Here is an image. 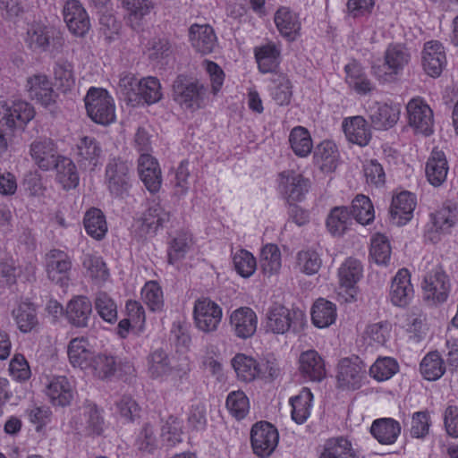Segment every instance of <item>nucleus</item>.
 Returning a JSON list of instances; mask_svg holds the SVG:
<instances>
[{
    "label": "nucleus",
    "instance_id": "44",
    "mask_svg": "<svg viewBox=\"0 0 458 458\" xmlns=\"http://www.w3.org/2000/svg\"><path fill=\"white\" fill-rule=\"evenodd\" d=\"M13 314L18 328L22 333H30L39 325L36 309L31 303L20 304Z\"/></svg>",
    "mask_w": 458,
    "mask_h": 458
},
{
    "label": "nucleus",
    "instance_id": "36",
    "mask_svg": "<svg viewBox=\"0 0 458 458\" xmlns=\"http://www.w3.org/2000/svg\"><path fill=\"white\" fill-rule=\"evenodd\" d=\"M280 48L272 42L256 47L254 55L260 72H274L280 63Z\"/></svg>",
    "mask_w": 458,
    "mask_h": 458
},
{
    "label": "nucleus",
    "instance_id": "33",
    "mask_svg": "<svg viewBox=\"0 0 458 458\" xmlns=\"http://www.w3.org/2000/svg\"><path fill=\"white\" fill-rule=\"evenodd\" d=\"M400 423L392 418H382L373 421L370 432L372 436L382 445L395 443L401 434Z\"/></svg>",
    "mask_w": 458,
    "mask_h": 458
},
{
    "label": "nucleus",
    "instance_id": "11",
    "mask_svg": "<svg viewBox=\"0 0 458 458\" xmlns=\"http://www.w3.org/2000/svg\"><path fill=\"white\" fill-rule=\"evenodd\" d=\"M424 298L433 304L446 301L450 292V282L443 269L436 266L423 280Z\"/></svg>",
    "mask_w": 458,
    "mask_h": 458
},
{
    "label": "nucleus",
    "instance_id": "22",
    "mask_svg": "<svg viewBox=\"0 0 458 458\" xmlns=\"http://www.w3.org/2000/svg\"><path fill=\"white\" fill-rule=\"evenodd\" d=\"M257 324V315L250 308L242 307L233 311L230 316V326L239 338L246 339L253 335Z\"/></svg>",
    "mask_w": 458,
    "mask_h": 458
},
{
    "label": "nucleus",
    "instance_id": "4",
    "mask_svg": "<svg viewBox=\"0 0 458 458\" xmlns=\"http://www.w3.org/2000/svg\"><path fill=\"white\" fill-rule=\"evenodd\" d=\"M174 99L183 108L196 110L201 107L206 87L199 81H187L178 76L174 82Z\"/></svg>",
    "mask_w": 458,
    "mask_h": 458
},
{
    "label": "nucleus",
    "instance_id": "14",
    "mask_svg": "<svg viewBox=\"0 0 458 458\" xmlns=\"http://www.w3.org/2000/svg\"><path fill=\"white\" fill-rule=\"evenodd\" d=\"M63 15L69 30L73 35L83 37L89 30V15L78 0H67L63 8Z\"/></svg>",
    "mask_w": 458,
    "mask_h": 458
},
{
    "label": "nucleus",
    "instance_id": "19",
    "mask_svg": "<svg viewBox=\"0 0 458 458\" xmlns=\"http://www.w3.org/2000/svg\"><path fill=\"white\" fill-rule=\"evenodd\" d=\"M400 114V104H380L376 102L369 109V117L371 123L377 130L392 128L398 122Z\"/></svg>",
    "mask_w": 458,
    "mask_h": 458
},
{
    "label": "nucleus",
    "instance_id": "45",
    "mask_svg": "<svg viewBox=\"0 0 458 458\" xmlns=\"http://www.w3.org/2000/svg\"><path fill=\"white\" fill-rule=\"evenodd\" d=\"M53 167L56 170V180L64 189H72L78 185L79 174L75 165L70 158L61 157Z\"/></svg>",
    "mask_w": 458,
    "mask_h": 458
},
{
    "label": "nucleus",
    "instance_id": "35",
    "mask_svg": "<svg viewBox=\"0 0 458 458\" xmlns=\"http://www.w3.org/2000/svg\"><path fill=\"white\" fill-rule=\"evenodd\" d=\"M344 130L349 141L359 146H366L371 139V131L367 121L362 116L345 119Z\"/></svg>",
    "mask_w": 458,
    "mask_h": 458
},
{
    "label": "nucleus",
    "instance_id": "50",
    "mask_svg": "<svg viewBox=\"0 0 458 458\" xmlns=\"http://www.w3.org/2000/svg\"><path fill=\"white\" fill-rule=\"evenodd\" d=\"M282 267L281 252L276 244H267L261 250L260 268L263 274L273 276L279 273Z\"/></svg>",
    "mask_w": 458,
    "mask_h": 458
},
{
    "label": "nucleus",
    "instance_id": "48",
    "mask_svg": "<svg viewBox=\"0 0 458 458\" xmlns=\"http://www.w3.org/2000/svg\"><path fill=\"white\" fill-rule=\"evenodd\" d=\"M84 227L89 235L101 240L107 232V225L103 212L98 208H91L85 214Z\"/></svg>",
    "mask_w": 458,
    "mask_h": 458
},
{
    "label": "nucleus",
    "instance_id": "32",
    "mask_svg": "<svg viewBox=\"0 0 458 458\" xmlns=\"http://www.w3.org/2000/svg\"><path fill=\"white\" fill-rule=\"evenodd\" d=\"M91 313V301L85 296L73 298L69 301L66 307V317L68 321L77 327H87Z\"/></svg>",
    "mask_w": 458,
    "mask_h": 458
},
{
    "label": "nucleus",
    "instance_id": "64",
    "mask_svg": "<svg viewBox=\"0 0 458 458\" xmlns=\"http://www.w3.org/2000/svg\"><path fill=\"white\" fill-rule=\"evenodd\" d=\"M233 263L235 271L242 277H250L257 268L254 256L246 250H240L233 256Z\"/></svg>",
    "mask_w": 458,
    "mask_h": 458
},
{
    "label": "nucleus",
    "instance_id": "21",
    "mask_svg": "<svg viewBox=\"0 0 458 458\" xmlns=\"http://www.w3.org/2000/svg\"><path fill=\"white\" fill-rule=\"evenodd\" d=\"M138 172L145 187L151 193L159 191L162 183L161 170L156 158L142 153L138 160Z\"/></svg>",
    "mask_w": 458,
    "mask_h": 458
},
{
    "label": "nucleus",
    "instance_id": "41",
    "mask_svg": "<svg viewBox=\"0 0 458 458\" xmlns=\"http://www.w3.org/2000/svg\"><path fill=\"white\" fill-rule=\"evenodd\" d=\"M335 318L336 307L333 302L325 299L316 301L312 307L311 319L317 327H327L335 321Z\"/></svg>",
    "mask_w": 458,
    "mask_h": 458
},
{
    "label": "nucleus",
    "instance_id": "16",
    "mask_svg": "<svg viewBox=\"0 0 458 458\" xmlns=\"http://www.w3.org/2000/svg\"><path fill=\"white\" fill-rule=\"evenodd\" d=\"M363 275V267L360 260L348 258L338 269V277L341 293L344 292L348 296L346 301L354 299L355 285Z\"/></svg>",
    "mask_w": 458,
    "mask_h": 458
},
{
    "label": "nucleus",
    "instance_id": "59",
    "mask_svg": "<svg viewBox=\"0 0 458 458\" xmlns=\"http://www.w3.org/2000/svg\"><path fill=\"white\" fill-rule=\"evenodd\" d=\"M94 305L98 314L104 321L114 324L117 320V305L106 293H98Z\"/></svg>",
    "mask_w": 458,
    "mask_h": 458
},
{
    "label": "nucleus",
    "instance_id": "39",
    "mask_svg": "<svg viewBox=\"0 0 458 458\" xmlns=\"http://www.w3.org/2000/svg\"><path fill=\"white\" fill-rule=\"evenodd\" d=\"M345 81L356 93L365 95L373 89V84L369 80L361 65L352 62L345 65Z\"/></svg>",
    "mask_w": 458,
    "mask_h": 458
},
{
    "label": "nucleus",
    "instance_id": "23",
    "mask_svg": "<svg viewBox=\"0 0 458 458\" xmlns=\"http://www.w3.org/2000/svg\"><path fill=\"white\" fill-rule=\"evenodd\" d=\"M30 153L35 164L45 171L53 168L61 157L57 155L55 143L50 139H40L33 141L30 144Z\"/></svg>",
    "mask_w": 458,
    "mask_h": 458
},
{
    "label": "nucleus",
    "instance_id": "54",
    "mask_svg": "<svg viewBox=\"0 0 458 458\" xmlns=\"http://www.w3.org/2000/svg\"><path fill=\"white\" fill-rule=\"evenodd\" d=\"M431 219L436 231L448 233L457 221V208L451 204H444L431 215Z\"/></svg>",
    "mask_w": 458,
    "mask_h": 458
},
{
    "label": "nucleus",
    "instance_id": "57",
    "mask_svg": "<svg viewBox=\"0 0 458 458\" xmlns=\"http://www.w3.org/2000/svg\"><path fill=\"white\" fill-rule=\"evenodd\" d=\"M391 246L388 238L377 233L371 238L369 254L378 265H387L391 259Z\"/></svg>",
    "mask_w": 458,
    "mask_h": 458
},
{
    "label": "nucleus",
    "instance_id": "20",
    "mask_svg": "<svg viewBox=\"0 0 458 458\" xmlns=\"http://www.w3.org/2000/svg\"><path fill=\"white\" fill-rule=\"evenodd\" d=\"M414 289L411 283V275L406 268L399 269L394 276L389 298L391 302L398 307L406 306L412 299Z\"/></svg>",
    "mask_w": 458,
    "mask_h": 458
},
{
    "label": "nucleus",
    "instance_id": "24",
    "mask_svg": "<svg viewBox=\"0 0 458 458\" xmlns=\"http://www.w3.org/2000/svg\"><path fill=\"white\" fill-rule=\"evenodd\" d=\"M27 90L31 99L37 100L45 106L55 103V93L52 82L44 74H36L27 81Z\"/></svg>",
    "mask_w": 458,
    "mask_h": 458
},
{
    "label": "nucleus",
    "instance_id": "29",
    "mask_svg": "<svg viewBox=\"0 0 458 458\" xmlns=\"http://www.w3.org/2000/svg\"><path fill=\"white\" fill-rule=\"evenodd\" d=\"M449 165L445 153L433 149L425 167V173L428 182L438 187L442 185L447 177Z\"/></svg>",
    "mask_w": 458,
    "mask_h": 458
},
{
    "label": "nucleus",
    "instance_id": "3",
    "mask_svg": "<svg viewBox=\"0 0 458 458\" xmlns=\"http://www.w3.org/2000/svg\"><path fill=\"white\" fill-rule=\"evenodd\" d=\"M84 101L87 114L95 123L107 125L114 121V99L106 89L90 88Z\"/></svg>",
    "mask_w": 458,
    "mask_h": 458
},
{
    "label": "nucleus",
    "instance_id": "46",
    "mask_svg": "<svg viewBox=\"0 0 458 458\" xmlns=\"http://www.w3.org/2000/svg\"><path fill=\"white\" fill-rule=\"evenodd\" d=\"M87 371L99 379L109 378L116 371L115 358L106 353H95Z\"/></svg>",
    "mask_w": 458,
    "mask_h": 458
},
{
    "label": "nucleus",
    "instance_id": "37",
    "mask_svg": "<svg viewBox=\"0 0 458 458\" xmlns=\"http://www.w3.org/2000/svg\"><path fill=\"white\" fill-rule=\"evenodd\" d=\"M147 363L148 373L153 379L165 380L174 371L168 354L162 349L150 352Z\"/></svg>",
    "mask_w": 458,
    "mask_h": 458
},
{
    "label": "nucleus",
    "instance_id": "61",
    "mask_svg": "<svg viewBox=\"0 0 458 458\" xmlns=\"http://www.w3.org/2000/svg\"><path fill=\"white\" fill-rule=\"evenodd\" d=\"M399 370L397 361L390 357L378 358L369 369L370 376L377 381L391 378Z\"/></svg>",
    "mask_w": 458,
    "mask_h": 458
},
{
    "label": "nucleus",
    "instance_id": "62",
    "mask_svg": "<svg viewBox=\"0 0 458 458\" xmlns=\"http://www.w3.org/2000/svg\"><path fill=\"white\" fill-rule=\"evenodd\" d=\"M141 299L152 311L161 310L164 306L163 291L156 281H148L144 284Z\"/></svg>",
    "mask_w": 458,
    "mask_h": 458
},
{
    "label": "nucleus",
    "instance_id": "1",
    "mask_svg": "<svg viewBox=\"0 0 458 458\" xmlns=\"http://www.w3.org/2000/svg\"><path fill=\"white\" fill-rule=\"evenodd\" d=\"M0 155H2L12 145L14 131L31 121L35 116V110L26 101H4L0 103Z\"/></svg>",
    "mask_w": 458,
    "mask_h": 458
},
{
    "label": "nucleus",
    "instance_id": "25",
    "mask_svg": "<svg viewBox=\"0 0 458 458\" xmlns=\"http://www.w3.org/2000/svg\"><path fill=\"white\" fill-rule=\"evenodd\" d=\"M46 393L55 406L70 404L74 395L73 386L64 376L53 377L47 384Z\"/></svg>",
    "mask_w": 458,
    "mask_h": 458
},
{
    "label": "nucleus",
    "instance_id": "12",
    "mask_svg": "<svg viewBox=\"0 0 458 458\" xmlns=\"http://www.w3.org/2000/svg\"><path fill=\"white\" fill-rule=\"evenodd\" d=\"M72 259L67 253L60 250H51L46 255V272L49 280L60 285H68Z\"/></svg>",
    "mask_w": 458,
    "mask_h": 458
},
{
    "label": "nucleus",
    "instance_id": "53",
    "mask_svg": "<svg viewBox=\"0 0 458 458\" xmlns=\"http://www.w3.org/2000/svg\"><path fill=\"white\" fill-rule=\"evenodd\" d=\"M82 267L87 276L95 283L102 284L109 277V271L102 258L93 254H85L82 260Z\"/></svg>",
    "mask_w": 458,
    "mask_h": 458
},
{
    "label": "nucleus",
    "instance_id": "47",
    "mask_svg": "<svg viewBox=\"0 0 458 458\" xmlns=\"http://www.w3.org/2000/svg\"><path fill=\"white\" fill-rule=\"evenodd\" d=\"M420 370L423 377L428 381L440 378L445 371L444 360L437 352H428L420 364Z\"/></svg>",
    "mask_w": 458,
    "mask_h": 458
},
{
    "label": "nucleus",
    "instance_id": "28",
    "mask_svg": "<svg viewBox=\"0 0 458 458\" xmlns=\"http://www.w3.org/2000/svg\"><path fill=\"white\" fill-rule=\"evenodd\" d=\"M189 36L192 47L202 55L212 53L216 47V37L214 30L208 24L191 25Z\"/></svg>",
    "mask_w": 458,
    "mask_h": 458
},
{
    "label": "nucleus",
    "instance_id": "15",
    "mask_svg": "<svg viewBox=\"0 0 458 458\" xmlns=\"http://www.w3.org/2000/svg\"><path fill=\"white\" fill-rule=\"evenodd\" d=\"M416 206L417 198L410 191L394 196L389 211L391 222L398 226L406 225L412 218Z\"/></svg>",
    "mask_w": 458,
    "mask_h": 458
},
{
    "label": "nucleus",
    "instance_id": "17",
    "mask_svg": "<svg viewBox=\"0 0 458 458\" xmlns=\"http://www.w3.org/2000/svg\"><path fill=\"white\" fill-rule=\"evenodd\" d=\"M446 64L445 51L437 40H430L424 44L422 50V66L431 77H438Z\"/></svg>",
    "mask_w": 458,
    "mask_h": 458
},
{
    "label": "nucleus",
    "instance_id": "27",
    "mask_svg": "<svg viewBox=\"0 0 458 458\" xmlns=\"http://www.w3.org/2000/svg\"><path fill=\"white\" fill-rule=\"evenodd\" d=\"M298 317L301 318L302 314L282 305H275L270 309L267 315V330L275 334H284Z\"/></svg>",
    "mask_w": 458,
    "mask_h": 458
},
{
    "label": "nucleus",
    "instance_id": "31",
    "mask_svg": "<svg viewBox=\"0 0 458 458\" xmlns=\"http://www.w3.org/2000/svg\"><path fill=\"white\" fill-rule=\"evenodd\" d=\"M274 21L283 37L290 40L295 39L301 30L300 18L296 13L289 7L281 6L276 12Z\"/></svg>",
    "mask_w": 458,
    "mask_h": 458
},
{
    "label": "nucleus",
    "instance_id": "30",
    "mask_svg": "<svg viewBox=\"0 0 458 458\" xmlns=\"http://www.w3.org/2000/svg\"><path fill=\"white\" fill-rule=\"evenodd\" d=\"M301 375L311 381H321L326 377L325 362L315 350H308L301 353L299 358Z\"/></svg>",
    "mask_w": 458,
    "mask_h": 458
},
{
    "label": "nucleus",
    "instance_id": "40",
    "mask_svg": "<svg viewBox=\"0 0 458 458\" xmlns=\"http://www.w3.org/2000/svg\"><path fill=\"white\" fill-rule=\"evenodd\" d=\"M312 399L313 394L307 387H303L297 395L290 399L292 419L297 424H303L310 417Z\"/></svg>",
    "mask_w": 458,
    "mask_h": 458
},
{
    "label": "nucleus",
    "instance_id": "26",
    "mask_svg": "<svg viewBox=\"0 0 458 458\" xmlns=\"http://www.w3.org/2000/svg\"><path fill=\"white\" fill-rule=\"evenodd\" d=\"M93 352L87 339L84 337H76L70 341L67 347L69 362L73 368H79L87 371L89 364L94 359Z\"/></svg>",
    "mask_w": 458,
    "mask_h": 458
},
{
    "label": "nucleus",
    "instance_id": "34",
    "mask_svg": "<svg viewBox=\"0 0 458 458\" xmlns=\"http://www.w3.org/2000/svg\"><path fill=\"white\" fill-rule=\"evenodd\" d=\"M232 365L238 379L243 382H251L263 372L261 364L256 359L243 353L236 354L232 360Z\"/></svg>",
    "mask_w": 458,
    "mask_h": 458
},
{
    "label": "nucleus",
    "instance_id": "55",
    "mask_svg": "<svg viewBox=\"0 0 458 458\" xmlns=\"http://www.w3.org/2000/svg\"><path fill=\"white\" fill-rule=\"evenodd\" d=\"M352 217L361 225H369L374 220L375 211L370 199L365 195H357L352 202Z\"/></svg>",
    "mask_w": 458,
    "mask_h": 458
},
{
    "label": "nucleus",
    "instance_id": "52",
    "mask_svg": "<svg viewBox=\"0 0 458 458\" xmlns=\"http://www.w3.org/2000/svg\"><path fill=\"white\" fill-rule=\"evenodd\" d=\"M352 215L346 207H335L327 218V227L333 235H342L352 220Z\"/></svg>",
    "mask_w": 458,
    "mask_h": 458
},
{
    "label": "nucleus",
    "instance_id": "5",
    "mask_svg": "<svg viewBox=\"0 0 458 458\" xmlns=\"http://www.w3.org/2000/svg\"><path fill=\"white\" fill-rule=\"evenodd\" d=\"M222 316V308L209 298L198 299L194 303V323L196 327L203 333L216 331Z\"/></svg>",
    "mask_w": 458,
    "mask_h": 458
},
{
    "label": "nucleus",
    "instance_id": "38",
    "mask_svg": "<svg viewBox=\"0 0 458 458\" xmlns=\"http://www.w3.org/2000/svg\"><path fill=\"white\" fill-rule=\"evenodd\" d=\"M319 458H358V455L347 438L338 437L325 441Z\"/></svg>",
    "mask_w": 458,
    "mask_h": 458
},
{
    "label": "nucleus",
    "instance_id": "56",
    "mask_svg": "<svg viewBox=\"0 0 458 458\" xmlns=\"http://www.w3.org/2000/svg\"><path fill=\"white\" fill-rule=\"evenodd\" d=\"M140 84L141 81H138L132 73L123 72L119 76L118 89L125 101L132 106H138Z\"/></svg>",
    "mask_w": 458,
    "mask_h": 458
},
{
    "label": "nucleus",
    "instance_id": "51",
    "mask_svg": "<svg viewBox=\"0 0 458 458\" xmlns=\"http://www.w3.org/2000/svg\"><path fill=\"white\" fill-rule=\"evenodd\" d=\"M54 79L58 89L70 90L75 85L73 64L66 59L58 60L54 65Z\"/></svg>",
    "mask_w": 458,
    "mask_h": 458
},
{
    "label": "nucleus",
    "instance_id": "58",
    "mask_svg": "<svg viewBox=\"0 0 458 458\" xmlns=\"http://www.w3.org/2000/svg\"><path fill=\"white\" fill-rule=\"evenodd\" d=\"M321 264L318 253L313 250H301L297 253L295 268L307 276L317 274Z\"/></svg>",
    "mask_w": 458,
    "mask_h": 458
},
{
    "label": "nucleus",
    "instance_id": "7",
    "mask_svg": "<svg viewBox=\"0 0 458 458\" xmlns=\"http://www.w3.org/2000/svg\"><path fill=\"white\" fill-rule=\"evenodd\" d=\"M131 166V164L121 158H113L108 161L105 182L112 196L123 197L128 191Z\"/></svg>",
    "mask_w": 458,
    "mask_h": 458
},
{
    "label": "nucleus",
    "instance_id": "8",
    "mask_svg": "<svg viewBox=\"0 0 458 458\" xmlns=\"http://www.w3.org/2000/svg\"><path fill=\"white\" fill-rule=\"evenodd\" d=\"M279 434L277 429L267 421L254 424L250 431V443L255 454L268 457L277 446Z\"/></svg>",
    "mask_w": 458,
    "mask_h": 458
},
{
    "label": "nucleus",
    "instance_id": "63",
    "mask_svg": "<svg viewBox=\"0 0 458 458\" xmlns=\"http://www.w3.org/2000/svg\"><path fill=\"white\" fill-rule=\"evenodd\" d=\"M138 97L139 105L142 100L148 105L158 102L162 98L159 81L155 77L142 79Z\"/></svg>",
    "mask_w": 458,
    "mask_h": 458
},
{
    "label": "nucleus",
    "instance_id": "13",
    "mask_svg": "<svg viewBox=\"0 0 458 458\" xmlns=\"http://www.w3.org/2000/svg\"><path fill=\"white\" fill-rule=\"evenodd\" d=\"M27 42L31 49L47 51L50 47L58 52L64 43L63 36L53 28L34 24L27 31Z\"/></svg>",
    "mask_w": 458,
    "mask_h": 458
},
{
    "label": "nucleus",
    "instance_id": "2",
    "mask_svg": "<svg viewBox=\"0 0 458 458\" xmlns=\"http://www.w3.org/2000/svg\"><path fill=\"white\" fill-rule=\"evenodd\" d=\"M410 60L411 54L404 46L389 45L384 54V64L372 65V73L382 83L394 82Z\"/></svg>",
    "mask_w": 458,
    "mask_h": 458
},
{
    "label": "nucleus",
    "instance_id": "43",
    "mask_svg": "<svg viewBox=\"0 0 458 458\" xmlns=\"http://www.w3.org/2000/svg\"><path fill=\"white\" fill-rule=\"evenodd\" d=\"M313 159L323 172H331L336 167L337 150L332 141L325 140L317 146Z\"/></svg>",
    "mask_w": 458,
    "mask_h": 458
},
{
    "label": "nucleus",
    "instance_id": "60",
    "mask_svg": "<svg viewBox=\"0 0 458 458\" xmlns=\"http://www.w3.org/2000/svg\"><path fill=\"white\" fill-rule=\"evenodd\" d=\"M225 405L230 414L237 420L245 418L250 411L249 398L242 390L229 393L226 397Z\"/></svg>",
    "mask_w": 458,
    "mask_h": 458
},
{
    "label": "nucleus",
    "instance_id": "9",
    "mask_svg": "<svg viewBox=\"0 0 458 458\" xmlns=\"http://www.w3.org/2000/svg\"><path fill=\"white\" fill-rule=\"evenodd\" d=\"M170 220V212L165 210L160 203L152 201L142 216L133 224L135 232L140 237L155 235Z\"/></svg>",
    "mask_w": 458,
    "mask_h": 458
},
{
    "label": "nucleus",
    "instance_id": "10",
    "mask_svg": "<svg viewBox=\"0 0 458 458\" xmlns=\"http://www.w3.org/2000/svg\"><path fill=\"white\" fill-rule=\"evenodd\" d=\"M408 122L417 133L429 136L433 133V112L429 106L421 98H411L407 106Z\"/></svg>",
    "mask_w": 458,
    "mask_h": 458
},
{
    "label": "nucleus",
    "instance_id": "6",
    "mask_svg": "<svg viewBox=\"0 0 458 458\" xmlns=\"http://www.w3.org/2000/svg\"><path fill=\"white\" fill-rule=\"evenodd\" d=\"M278 190L288 203L302 201L310 188V182L293 170H285L278 174Z\"/></svg>",
    "mask_w": 458,
    "mask_h": 458
},
{
    "label": "nucleus",
    "instance_id": "18",
    "mask_svg": "<svg viewBox=\"0 0 458 458\" xmlns=\"http://www.w3.org/2000/svg\"><path fill=\"white\" fill-rule=\"evenodd\" d=\"M365 371L360 362L348 358L338 364L337 383L342 389L355 390L360 387Z\"/></svg>",
    "mask_w": 458,
    "mask_h": 458
},
{
    "label": "nucleus",
    "instance_id": "49",
    "mask_svg": "<svg viewBox=\"0 0 458 458\" xmlns=\"http://www.w3.org/2000/svg\"><path fill=\"white\" fill-rule=\"evenodd\" d=\"M101 153L102 149L99 144L92 137L85 136L77 144L78 161L84 165L88 163L96 166Z\"/></svg>",
    "mask_w": 458,
    "mask_h": 458
},
{
    "label": "nucleus",
    "instance_id": "42",
    "mask_svg": "<svg viewBox=\"0 0 458 458\" xmlns=\"http://www.w3.org/2000/svg\"><path fill=\"white\" fill-rule=\"evenodd\" d=\"M289 143L293 152L299 157H307L313 148L310 133L302 126L292 129L289 134Z\"/></svg>",
    "mask_w": 458,
    "mask_h": 458
}]
</instances>
